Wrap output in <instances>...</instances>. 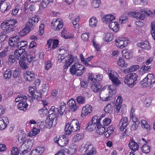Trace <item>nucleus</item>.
Here are the masks:
<instances>
[{"mask_svg":"<svg viewBox=\"0 0 155 155\" xmlns=\"http://www.w3.org/2000/svg\"><path fill=\"white\" fill-rule=\"evenodd\" d=\"M39 19L40 18L38 15H35L32 18H29L26 26L19 32V35L21 37L26 35L31 30L33 29V26L38 22Z\"/></svg>","mask_w":155,"mask_h":155,"instance_id":"obj_1","label":"nucleus"},{"mask_svg":"<svg viewBox=\"0 0 155 155\" xmlns=\"http://www.w3.org/2000/svg\"><path fill=\"white\" fill-rule=\"evenodd\" d=\"M80 127L78 121L77 119H74L70 123H68L66 124L64 129L65 134L69 135L72 132H75L80 130Z\"/></svg>","mask_w":155,"mask_h":155,"instance_id":"obj_2","label":"nucleus"},{"mask_svg":"<svg viewBox=\"0 0 155 155\" xmlns=\"http://www.w3.org/2000/svg\"><path fill=\"white\" fill-rule=\"evenodd\" d=\"M17 23V21L15 19L7 20L2 23L1 28L7 33H9L14 30V26Z\"/></svg>","mask_w":155,"mask_h":155,"instance_id":"obj_3","label":"nucleus"},{"mask_svg":"<svg viewBox=\"0 0 155 155\" xmlns=\"http://www.w3.org/2000/svg\"><path fill=\"white\" fill-rule=\"evenodd\" d=\"M84 67L78 63H75L70 68V72L72 74L78 76L82 75L85 71Z\"/></svg>","mask_w":155,"mask_h":155,"instance_id":"obj_4","label":"nucleus"},{"mask_svg":"<svg viewBox=\"0 0 155 155\" xmlns=\"http://www.w3.org/2000/svg\"><path fill=\"white\" fill-rule=\"evenodd\" d=\"M138 76L136 73H131L126 75L124 79V83L130 87H132L136 83Z\"/></svg>","mask_w":155,"mask_h":155,"instance_id":"obj_5","label":"nucleus"},{"mask_svg":"<svg viewBox=\"0 0 155 155\" xmlns=\"http://www.w3.org/2000/svg\"><path fill=\"white\" fill-rule=\"evenodd\" d=\"M102 117H103L101 116L100 117H99L97 116L94 117L91 121L89 123L86 128V130L89 131H91L95 129L97 124L98 125V124H100Z\"/></svg>","mask_w":155,"mask_h":155,"instance_id":"obj_6","label":"nucleus"},{"mask_svg":"<svg viewBox=\"0 0 155 155\" xmlns=\"http://www.w3.org/2000/svg\"><path fill=\"white\" fill-rule=\"evenodd\" d=\"M143 85L145 87H148L149 89L153 87V84L155 83V77L152 74H149L143 80Z\"/></svg>","mask_w":155,"mask_h":155,"instance_id":"obj_7","label":"nucleus"},{"mask_svg":"<svg viewBox=\"0 0 155 155\" xmlns=\"http://www.w3.org/2000/svg\"><path fill=\"white\" fill-rule=\"evenodd\" d=\"M117 74L115 72L111 71L108 74L110 80H111L114 85L117 86L121 84L120 81L117 77Z\"/></svg>","mask_w":155,"mask_h":155,"instance_id":"obj_8","label":"nucleus"},{"mask_svg":"<svg viewBox=\"0 0 155 155\" xmlns=\"http://www.w3.org/2000/svg\"><path fill=\"white\" fill-rule=\"evenodd\" d=\"M54 141L61 147L65 146L68 143V140L64 135L60 136L59 138L54 139Z\"/></svg>","mask_w":155,"mask_h":155,"instance_id":"obj_9","label":"nucleus"},{"mask_svg":"<svg viewBox=\"0 0 155 155\" xmlns=\"http://www.w3.org/2000/svg\"><path fill=\"white\" fill-rule=\"evenodd\" d=\"M116 45L118 48H123L130 42L129 40L123 38H119L115 40Z\"/></svg>","mask_w":155,"mask_h":155,"instance_id":"obj_10","label":"nucleus"},{"mask_svg":"<svg viewBox=\"0 0 155 155\" xmlns=\"http://www.w3.org/2000/svg\"><path fill=\"white\" fill-rule=\"evenodd\" d=\"M83 147L87 155H93L96 154V151L95 148L90 142H87Z\"/></svg>","mask_w":155,"mask_h":155,"instance_id":"obj_11","label":"nucleus"},{"mask_svg":"<svg viewBox=\"0 0 155 155\" xmlns=\"http://www.w3.org/2000/svg\"><path fill=\"white\" fill-rule=\"evenodd\" d=\"M21 41L17 42V44L15 45L16 48H17L18 47L20 46V48L17 49L15 50L14 52V54L16 56V58L19 60L21 59V55L25 51V49L22 48L21 47Z\"/></svg>","mask_w":155,"mask_h":155,"instance_id":"obj_12","label":"nucleus"},{"mask_svg":"<svg viewBox=\"0 0 155 155\" xmlns=\"http://www.w3.org/2000/svg\"><path fill=\"white\" fill-rule=\"evenodd\" d=\"M127 15L129 16H132L137 19L143 20L145 18V16L139 12H129L127 13Z\"/></svg>","mask_w":155,"mask_h":155,"instance_id":"obj_13","label":"nucleus"},{"mask_svg":"<svg viewBox=\"0 0 155 155\" xmlns=\"http://www.w3.org/2000/svg\"><path fill=\"white\" fill-rule=\"evenodd\" d=\"M128 124V118L127 117H123L120 121L119 125L120 129L123 131L126 127Z\"/></svg>","mask_w":155,"mask_h":155,"instance_id":"obj_14","label":"nucleus"},{"mask_svg":"<svg viewBox=\"0 0 155 155\" xmlns=\"http://www.w3.org/2000/svg\"><path fill=\"white\" fill-rule=\"evenodd\" d=\"M92 107L90 105H86L82 110L81 115L82 117L88 115L91 112Z\"/></svg>","mask_w":155,"mask_h":155,"instance_id":"obj_15","label":"nucleus"},{"mask_svg":"<svg viewBox=\"0 0 155 155\" xmlns=\"http://www.w3.org/2000/svg\"><path fill=\"white\" fill-rule=\"evenodd\" d=\"M69 109L71 111H74L76 110L78 107L76 105L75 101L72 99L69 100L67 103Z\"/></svg>","mask_w":155,"mask_h":155,"instance_id":"obj_16","label":"nucleus"},{"mask_svg":"<svg viewBox=\"0 0 155 155\" xmlns=\"http://www.w3.org/2000/svg\"><path fill=\"white\" fill-rule=\"evenodd\" d=\"M5 0H1V3L0 6V10L2 12H4L6 10L9 9L10 8V4Z\"/></svg>","mask_w":155,"mask_h":155,"instance_id":"obj_17","label":"nucleus"},{"mask_svg":"<svg viewBox=\"0 0 155 155\" xmlns=\"http://www.w3.org/2000/svg\"><path fill=\"white\" fill-rule=\"evenodd\" d=\"M128 145L130 148L134 151L137 150L139 148L138 144L132 138H130Z\"/></svg>","mask_w":155,"mask_h":155,"instance_id":"obj_18","label":"nucleus"},{"mask_svg":"<svg viewBox=\"0 0 155 155\" xmlns=\"http://www.w3.org/2000/svg\"><path fill=\"white\" fill-rule=\"evenodd\" d=\"M109 27L114 32H117L119 29V25L116 21H111L109 23Z\"/></svg>","mask_w":155,"mask_h":155,"instance_id":"obj_19","label":"nucleus"},{"mask_svg":"<svg viewBox=\"0 0 155 155\" xmlns=\"http://www.w3.org/2000/svg\"><path fill=\"white\" fill-rule=\"evenodd\" d=\"M19 37L18 36L10 38L8 41L9 45L12 47H15L17 42L19 41Z\"/></svg>","mask_w":155,"mask_h":155,"instance_id":"obj_20","label":"nucleus"},{"mask_svg":"<svg viewBox=\"0 0 155 155\" xmlns=\"http://www.w3.org/2000/svg\"><path fill=\"white\" fill-rule=\"evenodd\" d=\"M48 117L52 119H55L58 116V113H56L55 110V107L54 106L51 107L48 112Z\"/></svg>","mask_w":155,"mask_h":155,"instance_id":"obj_21","label":"nucleus"},{"mask_svg":"<svg viewBox=\"0 0 155 155\" xmlns=\"http://www.w3.org/2000/svg\"><path fill=\"white\" fill-rule=\"evenodd\" d=\"M8 123V119L6 117L0 119V130L4 129Z\"/></svg>","mask_w":155,"mask_h":155,"instance_id":"obj_22","label":"nucleus"},{"mask_svg":"<svg viewBox=\"0 0 155 155\" xmlns=\"http://www.w3.org/2000/svg\"><path fill=\"white\" fill-rule=\"evenodd\" d=\"M26 53V52L25 51V52L23 53V55L21 57L22 59L25 60L26 59L27 62L30 63L35 59V56L34 55L33 57L30 55L27 54Z\"/></svg>","mask_w":155,"mask_h":155,"instance_id":"obj_23","label":"nucleus"},{"mask_svg":"<svg viewBox=\"0 0 155 155\" xmlns=\"http://www.w3.org/2000/svg\"><path fill=\"white\" fill-rule=\"evenodd\" d=\"M115 17L112 15H107L104 16L102 18V21L107 24L108 22L112 21L115 19Z\"/></svg>","mask_w":155,"mask_h":155,"instance_id":"obj_24","label":"nucleus"},{"mask_svg":"<svg viewBox=\"0 0 155 155\" xmlns=\"http://www.w3.org/2000/svg\"><path fill=\"white\" fill-rule=\"evenodd\" d=\"M138 46L141 48L145 50H149L151 48L149 42L146 41L138 43Z\"/></svg>","mask_w":155,"mask_h":155,"instance_id":"obj_25","label":"nucleus"},{"mask_svg":"<svg viewBox=\"0 0 155 155\" xmlns=\"http://www.w3.org/2000/svg\"><path fill=\"white\" fill-rule=\"evenodd\" d=\"M28 104L26 100L20 102L17 105V107L18 109L21 110L25 111L28 106Z\"/></svg>","mask_w":155,"mask_h":155,"instance_id":"obj_26","label":"nucleus"},{"mask_svg":"<svg viewBox=\"0 0 155 155\" xmlns=\"http://www.w3.org/2000/svg\"><path fill=\"white\" fill-rule=\"evenodd\" d=\"M150 66L143 65L140 68L139 73L140 75H143L145 73L150 71Z\"/></svg>","mask_w":155,"mask_h":155,"instance_id":"obj_27","label":"nucleus"},{"mask_svg":"<svg viewBox=\"0 0 155 155\" xmlns=\"http://www.w3.org/2000/svg\"><path fill=\"white\" fill-rule=\"evenodd\" d=\"M114 104L113 102H110L109 104H107L105 107L104 110L107 113H109L113 110Z\"/></svg>","mask_w":155,"mask_h":155,"instance_id":"obj_28","label":"nucleus"},{"mask_svg":"<svg viewBox=\"0 0 155 155\" xmlns=\"http://www.w3.org/2000/svg\"><path fill=\"white\" fill-rule=\"evenodd\" d=\"M30 149L28 148L24 143H23L19 148V151H21V154H25L29 151Z\"/></svg>","mask_w":155,"mask_h":155,"instance_id":"obj_29","label":"nucleus"},{"mask_svg":"<svg viewBox=\"0 0 155 155\" xmlns=\"http://www.w3.org/2000/svg\"><path fill=\"white\" fill-rule=\"evenodd\" d=\"M105 131V128L104 126L101 125L100 123L98 124L97 126L96 129L97 133L100 135L104 134Z\"/></svg>","mask_w":155,"mask_h":155,"instance_id":"obj_30","label":"nucleus"},{"mask_svg":"<svg viewBox=\"0 0 155 155\" xmlns=\"http://www.w3.org/2000/svg\"><path fill=\"white\" fill-rule=\"evenodd\" d=\"M121 99V97H118L117 98V102L115 104L116 112L117 113L119 112L121 108L122 102V100Z\"/></svg>","mask_w":155,"mask_h":155,"instance_id":"obj_31","label":"nucleus"},{"mask_svg":"<svg viewBox=\"0 0 155 155\" xmlns=\"http://www.w3.org/2000/svg\"><path fill=\"white\" fill-rule=\"evenodd\" d=\"M84 137V134L82 133H80L77 134L76 135H74L72 141L74 143L78 142L82 139Z\"/></svg>","mask_w":155,"mask_h":155,"instance_id":"obj_32","label":"nucleus"},{"mask_svg":"<svg viewBox=\"0 0 155 155\" xmlns=\"http://www.w3.org/2000/svg\"><path fill=\"white\" fill-rule=\"evenodd\" d=\"M123 57L127 59L131 58L133 57V53L132 51H127L126 50H124L122 52Z\"/></svg>","mask_w":155,"mask_h":155,"instance_id":"obj_33","label":"nucleus"},{"mask_svg":"<svg viewBox=\"0 0 155 155\" xmlns=\"http://www.w3.org/2000/svg\"><path fill=\"white\" fill-rule=\"evenodd\" d=\"M57 24V27L55 30L57 31H58L63 26V22L62 21H58L57 20L54 22L53 21L51 23V25H56Z\"/></svg>","mask_w":155,"mask_h":155,"instance_id":"obj_34","label":"nucleus"},{"mask_svg":"<svg viewBox=\"0 0 155 155\" xmlns=\"http://www.w3.org/2000/svg\"><path fill=\"white\" fill-rule=\"evenodd\" d=\"M98 21L95 17H93L90 19L89 25L90 27L94 28L96 26Z\"/></svg>","mask_w":155,"mask_h":155,"instance_id":"obj_35","label":"nucleus"},{"mask_svg":"<svg viewBox=\"0 0 155 155\" xmlns=\"http://www.w3.org/2000/svg\"><path fill=\"white\" fill-rule=\"evenodd\" d=\"M60 110H59L57 108L56 110L58 112V113L61 115L63 114V113L65 112L66 109V104L65 103L62 102L61 103L60 105Z\"/></svg>","mask_w":155,"mask_h":155,"instance_id":"obj_36","label":"nucleus"},{"mask_svg":"<svg viewBox=\"0 0 155 155\" xmlns=\"http://www.w3.org/2000/svg\"><path fill=\"white\" fill-rule=\"evenodd\" d=\"M91 89L95 92H97L100 91L101 86L100 84L95 83L93 84L91 86Z\"/></svg>","mask_w":155,"mask_h":155,"instance_id":"obj_37","label":"nucleus"},{"mask_svg":"<svg viewBox=\"0 0 155 155\" xmlns=\"http://www.w3.org/2000/svg\"><path fill=\"white\" fill-rule=\"evenodd\" d=\"M44 151V149L42 147H38L36 148L35 150H32L30 153V155L35 154L36 152L40 154L43 153Z\"/></svg>","mask_w":155,"mask_h":155,"instance_id":"obj_38","label":"nucleus"},{"mask_svg":"<svg viewBox=\"0 0 155 155\" xmlns=\"http://www.w3.org/2000/svg\"><path fill=\"white\" fill-rule=\"evenodd\" d=\"M54 119H51L48 117L47 118L46 120V126L47 128H50L53 126V120Z\"/></svg>","mask_w":155,"mask_h":155,"instance_id":"obj_39","label":"nucleus"},{"mask_svg":"<svg viewBox=\"0 0 155 155\" xmlns=\"http://www.w3.org/2000/svg\"><path fill=\"white\" fill-rule=\"evenodd\" d=\"M61 36L66 39L72 38L73 37L71 34H69L68 32L65 30L62 31Z\"/></svg>","mask_w":155,"mask_h":155,"instance_id":"obj_40","label":"nucleus"},{"mask_svg":"<svg viewBox=\"0 0 155 155\" xmlns=\"http://www.w3.org/2000/svg\"><path fill=\"white\" fill-rule=\"evenodd\" d=\"M141 148L142 151L146 153H149L150 151V147L147 144L143 145Z\"/></svg>","mask_w":155,"mask_h":155,"instance_id":"obj_41","label":"nucleus"},{"mask_svg":"<svg viewBox=\"0 0 155 155\" xmlns=\"http://www.w3.org/2000/svg\"><path fill=\"white\" fill-rule=\"evenodd\" d=\"M54 0H43L41 4V7L45 8L50 3L53 2Z\"/></svg>","mask_w":155,"mask_h":155,"instance_id":"obj_42","label":"nucleus"},{"mask_svg":"<svg viewBox=\"0 0 155 155\" xmlns=\"http://www.w3.org/2000/svg\"><path fill=\"white\" fill-rule=\"evenodd\" d=\"M12 74L11 71L10 70L8 69L5 72L4 77L6 79L8 80L11 77Z\"/></svg>","mask_w":155,"mask_h":155,"instance_id":"obj_43","label":"nucleus"},{"mask_svg":"<svg viewBox=\"0 0 155 155\" xmlns=\"http://www.w3.org/2000/svg\"><path fill=\"white\" fill-rule=\"evenodd\" d=\"M21 71L19 68H16L13 72V76L14 78H17L20 75Z\"/></svg>","mask_w":155,"mask_h":155,"instance_id":"obj_44","label":"nucleus"},{"mask_svg":"<svg viewBox=\"0 0 155 155\" xmlns=\"http://www.w3.org/2000/svg\"><path fill=\"white\" fill-rule=\"evenodd\" d=\"M74 58L72 55H70L68 56L65 61V63L70 65L73 62Z\"/></svg>","mask_w":155,"mask_h":155,"instance_id":"obj_45","label":"nucleus"},{"mask_svg":"<svg viewBox=\"0 0 155 155\" xmlns=\"http://www.w3.org/2000/svg\"><path fill=\"white\" fill-rule=\"evenodd\" d=\"M39 131L36 128H34L32 130L28 133V135L29 137L35 136L37 135Z\"/></svg>","mask_w":155,"mask_h":155,"instance_id":"obj_46","label":"nucleus"},{"mask_svg":"<svg viewBox=\"0 0 155 155\" xmlns=\"http://www.w3.org/2000/svg\"><path fill=\"white\" fill-rule=\"evenodd\" d=\"M118 65L121 67L127 66V64H125V61L121 57L117 61Z\"/></svg>","mask_w":155,"mask_h":155,"instance_id":"obj_47","label":"nucleus"},{"mask_svg":"<svg viewBox=\"0 0 155 155\" xmlns=\"http://www.w3.org/2000/svg\"><path fill=\"white\" fill-rule=\"evenodd\" d=\"M16 56L12 55H10L8 57V63L9 64L12 65L15 61Z\"/></svg>","mask_w":155,"mask_h":155,"instance_id":"obj_48","label":"nucleus"},{"mask_svg":"<svg viewBox=\"0 0 155 155\" xmlns=\"http://www.w3.org/2000/svg\"><path fill=\"white\" fill-rule=\"evenodd\" d=\"M91 3L93 6L94 8H97L99 7L100 4V0H91Z\"/></svg>","mask_w":155,"mask_h":155,"instance_id":"obj_49","label":"nucleus"},{"mask_svg":"<svg viewBox=\"0 0 155 155\" xmlns=\"http://www.w3.org/2000/svg\"><path fill=\"white\" fill-rule=\"evenodd\" d=\"M113 38V35L111 33H107L106 35L105 39L106 41L107 42L110 41H112Z\"/></svg>","mask_w":155,"mask_h":155,"instance_id":"obj_50","label":"nucleus"},{"mask_svg":"<svg viewBox=\"0 0 155 155\" xmlns=\"http://www.w3.org/2000/svg\"><path fill=\"white\" fill-rule=\"evenodd\" d=\"M19 153V150L17 147H13L11 150V155H18Z\"/></svg>","mask_w":155,"mask_h":155,"instance_id":"obj_51","label":"nucleus"},{"mask_svg":"<svg viewBox=\"0 0 155 155\" xmlns=\"http://www.w3.org/2000/svg\"><path fill=\"white\" fill-rule=\"evenodd\" d=\"M77 100L78 102L80 104H82L84 103L85 101V98L83 96H79L77 98Z\"/></svg>","mask_w":155,"mask_h":155,"instance_id":"obj_52","label":"nucleus"},{"mask_svg":"<svg viewBox=\"0 0 155 155\" xmlns=\"http://www.w3.org/2000/svg\"><path fill=\"white\" fill-rule=\"evenodd\" d=\"M141 124L143 126V127H144V128H146L147 130H148L150 128V126L148 124L147 122L144 120H141Z\"/></svg>","mask_w":155,"mask_h":155,"instance_id":"obj_53","label":"nucleus"},{"mask_svg":"<svg viewBox=\"0 0 155 155\" xmlns=\"http://www.w3.org/2000/svg\"><path fill=\"white\" fill-rule=\"evenodd\" d=\"M25 60L22 59L20 61H19V64L21 67L25 69L28 68V65L26 64L25 61H24Z\"/></svg>","mask_w":155,"mask_h":155,"instance_id":"obj_54","label":"nucleus"},{"mask_svg":"<svg viewBox=\"0 0 155 155\" xmlns=\"http://www.w3.org/2000/svg\"><path fill=\"white\" fill-rule=\"evenodd\" d=\"M139 124V122H134L131 125L130 129L131 130H135L137 129L138 127V126Z\"/></svg>","mask_w":155,"mask_h":155,"instance_id":"obj_55","label":"nucleus"},{"mask_svg":"<svg viewBox=\"0 0 155 155\" xmlns=\"http://www.w3.org/2000/svg\"><path fill=\"white\" fill-rule=\"evenodd\" d=\"M20 8H21L19 6H16L15 8L12 11V14L14 16L17 15Z\"/></svg>","mask_w":155,"mask_h":155,"instance_id":"obj_56","label":"nucleus"},{"mask_svg":"<svg viewBox=\"0 0 155 155\" xmlns=\"http://www.w3.org/2000/svg\"><path fill=\"white\" fill-rule=\"evenodd\" d=\"M33 141L34 140H28L27 141L24 143L26 144V146H27L28 148L30 149V148L33 146Z\"/></svg>","mask_w":155,"mask_h":155,"instance_id":"obj_57","label":"nucleus"},{"mask_svg":"<svg viewBox=\"0 0 155 155\" xmlns=\"http://www.w3.org/2000/svg\"><path fill=\"white\" fill-rule=\"evenodd\" d=\"M152 101L151 98L150 97H147L146 98L144 104L145 106L147 107H148L150 105Z\"/></svg>","mask_w":155,"mask_h":155,"instance_id":"obj_58","label":"nucleus"},{"mask_svg":"<svg viewBox=\"0 0 155 155\" xmlns=\"http://www.w3.org/2000/svg\"><path fill=\"white\" fill-rule=\"evenodd\" d=\"M111 122V119L108 118H105L103 121L104 126H108L110 124Z\"/></svg>","mask_w":155,"mask_h":155,"instance_id":"obj_59","label":"nucleus"},{"mask_svg":"<svg viewBox=\"0 0 155 155\" xmlns=\"http://www.w3.org/2000/svg\"><path fill=\"white\" fill-rule=\"evenodd\" d=\"M25 78L28 81L32 82L35 80V75L34 74H31V76H25Z\"/></svg>","mask_w":155,"mask_h":155,"instance_id":"obj_60","label":"nucleus"},{"mask_svg":"<svg viewBox=\"0 0 155 155\" xmlns=\"http://www.w3.org/2000/svg\"><path fill=\"white\" fill-rule=\"evenodd\" d=\"M130 134V132L129 130L126 129L122 134V136H120V138L121 139H123L129 135Z\"/></svg>","mask_w":155,"mask_h":155,"instance_id":"obj_61","label":"nucleus"},{"mask_svg":"<svg viewBox=\"0 0 155 155\" xmlns=\"http://www.w3.org/2000/svg\"><path fill=\"white\" fill-rule=\"evenodd\" d=\"M45 68L46 70H48V69L52 67V64L50 61H48L45 63Z\"/></svg>","mask_w":155,"mask_h":155,"instance_id":"obj_62","label":"nucleus"},{"mask_svg":"<svg viewBox=\"0 0 155 155\" xmlns=\"http://www.w3.org/2000/svg\"><path fill=\"white\" fill-rule=\"evenodd\" d=\"M88 33H84L82 34L81 37L82 39L84 41H87L88 39Z\"/></svg>","mask_w":155,"mask_h":155,"instance_id":"obj_63","label":"nucleus"},{"mask_svg":"<svg viewBox=\"0 0 155 155\" xmlns=\"http://www.w3.org/2000/svg\"><path fill=\"white\" fill-rule=\"evenodd\" d=\"M138 141L139 144L143 145L146 144L147 143L146 139L143 138L139 139Z\"/></svg>","mask_w":155,"mask_h":155,"instance_id":"obj_64","label":"nucleus"}]
</instances>
